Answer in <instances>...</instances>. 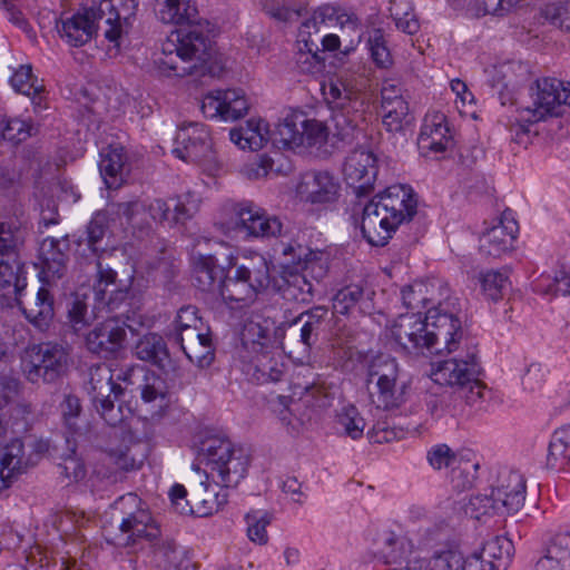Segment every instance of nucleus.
Listing matches in <instances>:
<instances>
[{
    "mask_svg": "<svg viewBox=\"0 0 570 570\" xmlns=\"http://www.w3.org/2000/svg\"><path fill=\"white\" fill-rule=\"evenodd\" d=\"M412 552L413 542L407 535L384 528L370 533L368 544L361 560L365 564L389 566L402 562Z\"/></svg>",
    "mask_w": 570,
    "mask_h": 570,
    "instance_id": "obj_12",
    "label": "nucleus"
},
{
    "mask_svg": "<svg viewBox=\"0 0 570 570\" xmlns=\"http://www.w3.org/2000/svg\"><path fill=\"white\" fill-rule=\"evenodd\" d=\"M464 554L456 548H441L426 561L425 570H463Z\"/></svg>",
    "mask_w": 570,
    "mask_h": 570,
    "instance_id": "obj_45",
    "label": "nucleus"
},
{
    "mask_svg": "<svg viewBox=\"0 0 570 570\" xmlns=\"http://www.w3.org/2000/svg\"><path fill=\"white\" fill-rule=\"evenodd\" d=\"M479 552L494 570H505L513 554L512 541L502 535L487 540Z\"/></svg>",
    "mask_w": 570,
    "mask_h": 570,
    "instance_id": "obj_41",
    "label": "nucleus"
},
{
    "mask_svg": "<svg viewBox=\"0 0 570 570\" xmlns=\"http://www.w3.org/2000/svg\"><path fill=\"white\" fill-rule=\"evenodd\" d=\"M26 228L18 219L0 222V289L9 286L14 272L4 257L16 255L23 246Z\"/></svg>",
    "mask_w": 570,
    "mask_h": 570,
    "instance_id": "obj_23",
    "label": "nucleus"
},
{
    "mask_svg": "<svg viewBox=\"0 0 570 570\" xmlns=\"http://www.w3.org/2000/svg\"><path fill=\"white\" fill-rule=\"evenodd\" d=\"M337 424L346 436L358 440L363 436L365 420L354 405L344 406L337 414Z\"/></svg>",
    "mask_w": 570,
    "mask_h": 570,
    "instance_id": "obj_50",
    "label": "nucleus"
},
{
    "mask_svg": "<svg viewBox=\"0 0 570 570\" xmlns=\"http://www.w3.org/2000/svg\"><path fill=\"white\" fill-rule=\"evenodd\" d=\"M105 460L114 464L115 469L107 472L97 471V473L101 474L104 478L111 476L116 470L131 471L139 468V463L134 455L130 454V448L126 444L107 449L105 451Z\"/></svg>",
    "mask_w": 570,
    "mask_h": 570,
    "instance_id": "obj_49",
    "label": "nucleus"
},
{
    "mask_svg": "<svg viewBox=\"0 0 570 570\" xmlns=\"http://www.w3.org/2000/svg\"><path fill=\"white\" fill-rule=\"evenodd\" d=\"M346 184L357 197L365 196L373 188L377 175L376 157L365 149H355L346 158L343 167Z\"/></svg>",
    "mask_w": 570,
    "mask_h": 570,
    "instance_id": "obj_17",
    "label": "nucleus"
},
{
    "mask_svg": "<svg viewBox=\"0 0 570 570\" xmlns=\"http://www.w3.org/2000/svg\"><path fill=\"white\" fill-rule=\"evenodd\" d=\"M534 291L542 295H570V273L560 269L551 277L542 275L534 285Z\"/></svg>",
    "mask_w": 570,
    "mask_h": 570,
    "instance_id": "obj_51",
    "label": "nucleus"
},
{
    "mask_svg": "<svg viewBox=\"0 0 570 570\" xmlns=\"http://www.w3.org/2000/svg\"><path fill=\"white\" fill-rule=\"evenodd\" d=\"M69 244L67 238L61 239L47 237L40 243L39 262L40 279L49 285L61 278L67 269Z\"/></svg>",
    "mask_w": 570,
    "mask_h": 570,
    "instance_id": "obj_22",
    "label": "nucleus"
},
{
    "mask_svg": "<svg viewBox=\"0 0 570 570\" xmlns=\"http://www.w3.org/2000/svg\"><path fill=\"white\" fill-rule=\"evenodd\" d=\"M173 153L184 161L210 166L216 156L212 148L209 132L202 124L190 122L178 128Z\"/></svg>",
    "mask_w": 570,
    "mask_h": 570,
    "instance_id": "obj_14",
    "label": "nucleus"
},
{
    "mask_svg": "<svg viewBox=\"0 0 570 570\" xmlns=\"http://www.w3.org/2000/svg\"><path fill=\"white\" fill-rule=\"evenodd\" d=\"M127 333L118 323H97L86 335V346L105 358H118L126 348Z\"/></svg>",
    "mask_w": 570,
    "mask_h": 570,
    "instance_id": "obj_20",
    "label": "nucleus"
},
{
    "mask_svg": "<svg viewBox=\"0 0 570 570\" xmlns=\"http://www.w3.org/2000/svg\"><path fill=\"white\" fill-rule=\"evenodd\" d=\"M137 358L148 362L163 368L169 360V351L163 336L156 333H148L141 336L135 344Z\"/></svg>",
    "mask_w": 570,
    "mask_h": 570,
    "instance_id": "obj_39",
    "label": "nucleus"
},
{
    "mask_svg": "<svg viewBox=\"0 0 570 570\" xmlns=\"http://www.w3.org/2000/svg\"><path fill=\"white\" fill-rule=\"evenodd\" d=\"M406 431L396 426L391 417H380L367 432V438L372 443H390L404 439Z\"/></svg>",
    "mask_w": 570,
    "mask_h": 570,
    "instance_id": "obj_47",
    "label": "nucleus"
},
{
    "mask_svg": "<svg viewBox=\"0 0 570 570\" xmlns=\"http://www.w3.org/2000/svg\"><path fill=\"white\" fill-rule=\"evenodd\" d=\"M236 250L226 244L214 254L199 255L194 261L195 285L203 292H220L229 269L236 266Z\"/></svg>",
    "mask_w": 570,
    "mask_h": 570,
    "instance_id": "obj_13",
    "label": "nucleus"
},
{
    "mask_svg": "<svg viewBox=\"0 0 570 570\" xmlns=\"http://www.w3.org/2000/svg\"><path fill=\"white\" fill-rule=\"evenodd\" d=\"M297 258V265L304 273H307V277L320 281L325 276L326 269L323 262V253L299 248Z\"/></svg>",
    "mask_w": 570,
    "mask_h": 570,
    "instance_id": "obj_56",
    "label": "nucleus"
},
{
    "mask_svg": "<svg viewBox=\"0 0 570 570\" xmlns=\"http://www.w3.org/2000/svg\"><path fill=\"white\" fill-rule=\"evenodd\" d=\"M382 109L384 111L383 125L391 132L401 131L412 121L405 100H396L394 104L383 106Z\"/></svg>",
    "mask_w": 570,
    "mask_h": 570,
    "instance_id": "obj_46",
    "label": "nucleus"
},
{
    "mask_svg": "<svg viewBox=\"0 0 570 570\" xmlns=\"http://www.w3.org/2000/svg\"><path fill=\"white\" fill-rule=\"evenodd\" d=\"M272 514L265 510H250L244 517L246 534L248 539L257 544H266L268 534L266 528L272 522Z\"/></svg>",
    "mask_w": 570,
    "mask_h": 570,
    "instance_id": "obj_44",
    "label": "nucleus"
},
{
    "mask_svg": "<svg viewBox=\"0 0 570 570\" xmlns=\"http://www.w3.org/2000/svg\"><path fill=\"white\" fill-rule=\"evenodd\" d=\"M285 332L284 323H243L234 361L248 381L266 384L282 380L286 371L281 353Z\"/></svg>",
    "mask_w": 570,
    "mask_h": 570,
    "instance_id": "obj_3",
    "label": "nucleus"
},
{
    "mask_svg": "<svg viewBox=\"0 0 570 570\" xmlns=\"http://www.w3.org/2000/svg\"><path fill=\"white\" fill-rule=\"evenodd\" d=\"M327 99L332 104L333 135L351 144L362 135L367 105L360 89L348 79L338 77L327 87Z\"/></svg>",
    "mask_w": 570,
    "mask_h": 570,
    "instance_id": "obj_7",
    "label": "nucleus"
},
{
    "mask_svg": "<svg viewBox=\"0 0 570 570\" xmlns=\"http://www.w3.org/2000/svg\"><path fill=\"white\" fill-rule=\"evenodd\" d=\"M20 438L12 439L0 449V492L11 485L14 479L32 465Z\"/></svg>",
    "mask_w": 570,
    "mask_h": 570,
    "instance_id": "obj_28",
    "label": "nucleus"
},
{
    "mask_svg": "<svg viewBox=\"0 0 570 570\" xmlns=\"http://www.w3.org/2000/svg\"><path fill=\"white\" fill-rule=\"evenodd\" d=\"M110 208L114 215L132 226L142 222L141 216L146 214V206L138 199L112 204Z\"/></svg>",
    "mask_w": 570,
    "mask_h": 570,
    "instance_id": "obj_60",
    "label": "nucleus"
},
{
    "mask_svg": "<svg viewBox=\"0 0 570 570\" xmlns=\"http://www.w3.org/2000/svg\"><path fill=\"white\" fill-rule=\"evenodd\" d=\"M68 361L67 346L46 342L32 345L24 351L21 368L30 383H51L65 373Z\"/></svg>",
    "mask_w": 570,
    "mask_h": 570,
    "instance_id": "obj_10",
    "label": "nucleus"
},
{
    "mask_svg": "<svg viewBox=\"0 0 570 570\" xmlns=\"http://www.w3.org/2000/svg\"><path fill=\"white\" fill-rule=\"evenodd\" d=\"M299 268L297 265L294 271H284L279 278H275L273 291L279 292L286 301L305 302L312 295L313 285L307 273Z\"/></svg>",
    "mask_w": 570,
    "mask_h": 570,
    "instance_id": "obj_34",
    "label": "nucleus"
},
{
    "mask_svg": "<svg viewBox=\"0 0 570 570\" xmlns=\"http://www.w3.org/2000/svg\"><path fill=\"white\" fill-rule=\"evenodd\" d=\"M301 135L303 146L321 147L327 141L328 128L320 120L304 119L301 117Z\"/></svg>",
    "mask_w": 570,
    "mask_h": 570,
    "instance_id": "obj_55",
    "label": "nucleus"
},
{
    "mask_svg": "<svg viewBox=\"0 0 570 570\" xmlns=\"http://www.w3.org/2000/svg\"><path fill=\"white\" fill-rule=\"evenodd\" d=\"M338 184L326 171L306 173L297 186L302 198L312 204H327L338 196Z\"/></svg>",
    "mask_w": 570,
    "mask_h": 570,
    "instance_id": "obj_30",
    "label": "nucleus"
},
{
    "mask_svg": "<svg viewBox=\"0 0 570 570\" xmlns=\"http://www.w3.org/2000/svg\"><path fill=\"white\" fill-rule=\"evenodd\" d=\"M214 483L209 482V475L205 473V480L190 492V504H193L194 514L205 517L217 512L226 502L227 493L217 490L220 483L213 479Z\"/></svg>",
    "mask_w": 570,
    "mask_h": 570,
    "instance_id": "obj_33",
    "label": "nucleus"
},
{
    "mask_svg": "<svg viewBox=\"0 0 570 570\" xmlns=\"http://www.w3.org/2000/svg\"><path fill=\"white\" fill-rule=\"evenodd\" d=\"M402 301L407 313L404 316L416 317L417 321H430L445 317L460 321L461 303L449 295L448 285L440 279L415 281L402 288Z\"/></svg>",
    "mask_w": 570,
    "mask_h": 570,
    "instance_id": "obj_6",
    "label": "nucleus"
},
{
    "mask_svg": "<svg viewBox=\"0 0 570 570\" xmlns=\"http://www.w3.org/2000/svg\"><path fill=\"white\" fill-rule=\"evenodd\" d=\"M126 161V154L120 146H109L101 151L99 170L107 188H117L121 185Z\"/></svg>",
    "mask_w": 570,
    "mask_h": 570,
    "instance_id": "obj_38",
    "label": "nucleus"
},
{
    "mask_svg": "<svg viewBox=\"0 0 570 570\" xmlns=\"http://www.w3.org/2000/svg\"><path fill=\"white\" fill-rule=\"evenodd\" d=\"M107 232V217L102 213H97L87 225V245L95 255V265L97 272V282L95 285V295L99 305H110L111 301L106 299V292L109 286L116 285L117 279V248H101L99 243Z\"/></svg>",
    "mask_w": 570,
    "mask_h": 570,
    "instance_id": "obj_9",
    "label": "nucleus"
},
{
    "mask_svg": "<svg viewBox=\"0 0 570 570\" xmlns=\"http://www.w3.org/2000/svg\"><path fill=\"white\" fill-rule=\"evenodd\" d=\"M367 375L370 380H373L374 377H376V380L397 377V362L389 354H377L368 364Z\"/></svg>",
    "mask_w": 570,
    "mask_h": 570,
    "instance_id": "obj_58",
    "label": "nucleus"
},
{
    "mask_svg": "<svg viewBox=\"0 0 570 570\" xmlns=\"http://www.w3.org/2000/svg\"><path fill=\"white\" fill-rule=\"evenodd\" d=\"M138 9V0H100L96 7L98 21L104 23V35L117 42L126 33Z\"/></svg>",
    "mask_w": 570,
    "mask_h": 570,
    "instance_id": "obj_16",
    "label": "nucleus"
},
{
    "mask_svg": "<svg viewBox=\"0 0 570 570\" xmlns=\"http://www.w3.org/2000/svg\"><path fill=\"white\" fill-rule=\"evenodd\" d=\"M104 28L98 21L96 7L87 8L71 17L61 18L57 24L60 37L72 47H81L89 42L97 29Z\"/></svg>",
    "mask_w": 570,
    "mask_h": 570,
    "instance_id": "obj_24",
    "label": "nucleus"
},
{
    "mask_svg": "<svg viewBox=\"0 0 570 570\" xmlns=\"http://www.w3.org/2000/svg\"><path fill=\"white\" fill-rule=\"evenodd\" d=\"M452 136L442 112L428 115L417 138V146L422 155L444 153L452 146Z\"/></svg>",
    "mask_w": 570,
    "mask_h": 570,
    "instance_id": "obj_25",
    "label": "nucleus"
},
{
    "mask_svg": "<svg viewBox=\"0 0 570 570\" xmlns=\"http://www.w3.org/2000/svg\"><path fill=\"white\" fill-rule=\"evenodd\" d=\"M414 191L404 185H393L376 195L363 209L361 232L372 246H384L395 228L417 213Z\"/></svg>",
    "mask_w": 570,
    "mask_h": 570,
    "instance_id": "obj_4",
    "label": "nucleus"
},
{
    "mask_svg": "<svg viewBox=\"0 0 570 570\" xmlns=\"http://www.w3.org/2000/svg\"><path fill=\"white\" fill-rule=\"evenodd\" d=\"M197 459L210 470L223 488H234L246 476L249 459L240 448L223 438L212 436L204 440L198 449Z\"/></svg>",
    "mask_w": 570,
    "mask_h": 570,
    "instance_id": "obj_8",
    "label": "nucleus"
},
{
    "mask_svg": "<svg viewBox=\"0 0 570 570\" xmlns=\"http://www.w3.org/2000/svg\"><path fill=\"white\" fill-rule=\"evenodd\" d=\"M11 85L17 92L31 98L35 112H41L47 109L45 87L41 81L32 75L30 65H22L11 77Z\"/></svg>",
    "mask_w": 570,
    "mask_h": 570,
    "instance_id": "obj_36",
    "label": "nucleus"
},
{
    "mask_svg": "<svg viewBox=\"0 0 570 570\" xmlns=\"http://www.w3.org/2000/svg\"><path fill=\"white\" fill-rule=\"evenodd\" d=\"M539 561H546L548 570H553L556 566H560V570H570V530L554 534L547 554Z\"/></svg>",
    "mask_w": 570,
    "mask_h": 570,
    "instance_id": "obj_43",
    "label": "nucleus"
},
{
    "mask_svg": "<svg viewBox=\"0 0 570 570\" xmlns=\"http://www.w3.org/2000/svg\"><path fill=\"white\" fill-rule=\"evenodd\" d=\"M86 390L104 421L109 425H116L121 420V413L115 407V401L122 394L124 389L116 383L110 366L107 364L91 366Z\"/></svg>",
    "mask_w": 570,
    "mask_h": 570,
    "instance_id": "obj_11",
    "label": "nucleus"
},
{
    "mask_svg": "<svg viewBox=\"0 0 570 570\" xmlns=\"http://www.w3.org/2000/svg\"><path fill=\"white\" fill-rule=\"evenodd\" d=\"M392 334L395 341L406 351L419 353L444 350L449 353H461L432 364L431 379L439 385L454 389L465 403L480 406L490 390L481 381L483 368L480 363L478 344L470 337L461 323H412L409 331L402 323H393Z\"/></svg>",
    "mask_w": 570,
    "mask_h": 570,
    "instance_id": "obj_1",
    "label": "nucleus"
},
{
    "mask_svg": "<svg viewBox=\"0 0 570 570\" xmlns=\"http://www.w3.org/2000/svg\"><path fill=\"white\" fill-rule=\"evenodd\" d=\"M519 230L513 213L504 210L498 224L487 229L480 237L479 249L489 257H500L513 248V243Z\"/></svg>",
    "mask_w": 570,
    "mask_h": 570,
    "instance_id": "obj_19",
    "label": "nucleus"
},
{
    "mask_svg": "<svg viewBox=\"0 0 570 570\" xmlns=\"http://www.w3.org/2000/svg\"><path fill=\"white\" fill-rule=\"evenodd\" d=\"M112 509V519L117 523L104 528L106 541L115 547H136L153 542L160 535V528L147 504L136 493H126L118 498Z\"/></svg>",
    "mask_w": 570,
    "mask_h": 570,
    "instance_id": "obj_5",
    "label": "nucleus"
},
{
    "mask_svg": "<svg viewBox=\"0 0 570 570\" xmlns=\"http://www.w3.org/2000/svg\"><path fill=\"white\" fill-rule=\"evenodd\" d=\"M491 493L501 513H517L524 504L527 481L522 473L515 470L500 472L497 485Z\"/></svg>",
    "mask_w": 570,
    "mask_h": 570,
    "instance_id": "obj_21",
    "label": "nucleus"
},
{
    "mask_svg": "<svg viewBox=\"0 0 570 570\" xmlns=\"http://www.w3.org/2000/svg\"><path fill=\"white\" fill-rule=\"evenodd\" d=\"M462 459V455H459L445 443L435 444L426 452V461L435 471H440L444 468L452 469V466L459 463Z\"/></svg>",
    "mask_w": 570,
    "mask_h": 570,
    "instance_id": "obj_53",
    "label": "nucleus"
},
{
    "mask_svg": "<svg viewBox=\"0 0 570 570\" xmlns=\"http://www.w3.org/2000/svg\"><path fill=\"white\" fill-rule=\"evenodd\" d=\"M479 462H472L469 459H462L451 469V482L455 489L465 490L473 485L476 480Z\"/></svg>",
    "mask_w": 570,
    "mask_h": 570,
    "instance_id": "obj_54",
    "label": "nucleus"
},
{
    "mask_svg": "<svg viewBox=\"0 0 570 570\" xmlns=\"http://www.w3.org/2000/svg\"><path fill=\"white\" fill-rule=\"evenodd\" d=\"M157 17L164 23L186 26L169 33L155 59L159 73L166 77L200 76L210 59V40L205 27L195 23L196 8L190 0H155Z\"/></svg>",
    "mask_w": 570,
    "mask_h": 570,
    "instance_id": "obj_2",
    "label": "nucleus"
},
{
    "mask_svg": "<svg viewBox=\"0 0 570 570\" xmlns=\"http://www.w3.org/2000/svg\"><path fill=\"white\" fill-rule=\"evenodd\" d=\"M242 276H245L254 289L259 293L273 289L275 278L274 266L262 254L250 253L243 257L239 265L235 266Z\"/></svg>",
    "mask_w": 570,
    "mask_h": 570,
    "instance_id": "obj_32",
    "label": "nucleus"
},
{
    "mask_svg": "<svg viewBox=\"0 0 570 570\" xmlns=\"http://www.w3.org/2000/svg\"><path fill=\"white\" fill-rule=\"evenodd\" d=\"M561 87L562 81L556 78L538 79L531 87V104L523 108L522 118L529 122H538L561 115Z\"/></svg>",
    "mask_w": 570,
    "mask_h": 570,
    "instance_id": "obj_15",
    "label": "nucleus"
},
{
    "mask_svg": "<svg viewBox=\"0 0 570 570\" xmlns=\"http://www.w3.org/2000/svg\"><path fill=\"white\" fill-rule=\"evenodd\" d=\"M117 380L127 386H136L144 402L150 403L165 397V383L155 372L140 365H132L121 370Z\"/></svg>",
    "mask_w": 570,
    "mask_h": 570,
    "instance_id": "obj_29",
    "label": "nucleus"
},
{
    "mask_svg": "<svg viewBox=\"0 0 570 570\" xmlns=\"http://www.w3.org/2000/svg\"><path fill=\"white\" fill-rule=\"evenodd\" d=\"M297 43V65L302 71L314 72L318 70L324 59L320 57L318 21L315 18L307 19L301 24Z\"/></svg>",
    "mask_w": 570,
    "mask_h": 570,
    "instance_id": "obj_31",
    "label": "nucleus"
},
{
    "mask_svg": "<svg viewBox=\"0 0 570 570\" xmlns=\"http://www.w3.org/2000/svg\"><path fill=\"white\" fill-rule=\"evenodd\" d=\"M23 312L28 321H51L55 316V308L53 297L49 289L41 286L31 306L24 307Z\"/></svg>",
    "mask_w": 570,
    "mask_h": 570,
    "instance_id": "obj_48",
    "label": "nucleus"
},
{
    "mask_svg": "<svg viewBox=\"0 0 570 570\" xmlns=\"http://www.w3.org/2000/svg\"><path fill=\"white\" fill-rule=\"evenodd\" d=\"M481 285L485 295L497 301L502 296L508 285V276L499 271H489L481 276Z\"/></svg>",
    "mask_w": 570,
    "mask_h": 570,
    "instance_id": "obj_62",
    "label": "nucleus"
},
{
    "mask_svg": "<svg viewBox=\"0 0 570 570\" xmlns=\"http://www.w3.org/2000/svg\"><path fill=\"white\" fill-rule=\"evenodd\" d=\"M269 140L278 149H295L303 146L301 117H286L269 132Z\"/></svg>",
    "mask_w": 570,
    "mask_h": 570,
    "instance_id": "obj_40",
    "label": "nucleus"
},
{
    "mask_svg": "<svg viewBox=\"0 0 570 570\" xmlns=\"http://www.w3.org/2000/svg\"><path fill=\"white\" fill-rule=\"evenodd\" d=\"M178 342L186 357L199 368H206L214 362L215 347H198L195 342L186 345L181 335L178 336Z\"/></svg>",
    "mask_w": 570,
    "mask_h": 570,
    "instance_id": "obj_59",
    "label": "nucleus"
},
{
    "mask_svg": "<svg viewBox=\"0 0 570 570\" xmlns=\"http://www.w3.org/2000/svg\"><path fill=\"white\" fill-rule=\"evenodd\" d=\"M546 466L551 471H564L570 466V424L553 431L548 444Z\"/></svg>",
    "mask_w": 570,
    "mask_h": 570,
    "instance_id": "obj_35",
    "label": "nucleus"
},
{
    "mask_svg": "<svg viewBox=\"0 0 570 570\" xmlns=\"http://www.w3.org/2000/svg\"><path fill=\"white\" fill-rule=\"evenodd\" d=\"M361 296L362 289L357 285L346 286L335 295L332 312L327 307L318 305L292 315L291 321H303L305 317L307 321H322L327 318L328 314L356 318L358 316L357 302Z\"/></svg>",
    "mask_w": 570,
    "mask_h": 570,
    "instance_id": "obj_26",
    "label": "nucleus"
},
{
    "mask_svg": "<svg viewBox=\"0 0 570 570\" xmlns=\"http://www.w3.org/2000/svg\"><path fill=\"white\" fill-rule=\"evenodd\" d=\"M200 202V198L194 191H187L177 197L171 214V222L184 223L190 219L199 210Z\"/></svg>",
    "mask_w": 570,
    "mask_h": 570,
    "instance_id": "obj_57",
    "label": "nucleus"
},
{
    "mask_svg": "<svg viewBox=\"0 0 570 570\" xmlns=\"http://www.w3.org/2000/svg\"><path fill=\"white\" fill-rule=\"evenodd\" d=\"M80 400L76 395H67L61 403V413L65 425L70 433L77 434L80 431L78 420L81 413Z\"/></svg>",
    "mask_w": 570,
    "mask_h": 570,
    "instance_id": "obj_63",
    "label": "nucleus"
},
{
    "mask_svg": "<svg viewBox=\"0 0 570 570\" xmlns=\"http://www.w3.org/2000/svg\"><path fill=\"white\" fill-rule=\"evenodd\" d=\"M237 226L254 237H275L282 232V223L268 216L254 205H239L235 208Z\"/></svg>",
    "mask_w": 570,
    "mask_h": 570,
    "instance_id": "obj_27",
    "label": "nucleus"
},
{
    "mask_svg": "<svg viewBox=\"0 0 570 570\" xmlns=\"http://www.w3.org/2000/svg\"><path fill=\"white\" fill-rule=\"evenodd\" d=\"M464 514L471 519L480 520L481 517L491 513H501L492 495L476 494L471 495L462 505Z\"/></svg>",
    "mask_w": 570,
    "mask_h": 570,
    "instance_id": "obj_52",
    "label": "nucleus"
},
{
    "mask_svg": "<svg viewBox=\"0 0 570 570\" xmlns=\"http://www.w3.org/2000/svg\"><path fill=\"white\" fill-rule=\"evenodd\" d=\"M35 127L24 120L14 118L7 121L2 129V137L12 142H21L33 134Z\"/></svg>",
    "mask_w": 570,
    "mask_h": 570,
    "instance_id": "obj_64",
    "label": "nucleus"
},
{
    "mask_svg": "<svg viewBox=\"0 0 570 570\" xmlns=\"http://www.w3.org/2000/svg\"><path fill=\"white\" fill-rule=\"evenodd\" d=\"M224 299L229 302L243 303L246 306L253 302L258 294L245 276L235 268L233 275L228 273L225 283L219 292Z\"/></svg>",
    "mask_w": 570,
    "mask_h": 570,
    "instance_id": "obj_42",
    "label": "nucleus"
},
{
    "mask_svg": "<svg viewBox=\"0 0 570 570\" xmlns=\"http://www.w3.org/2000/svg\"><path fill=\"white\" fill-rule=\"evenodd\" d=\"M200 108L207 118L234 121L247 114L248 102L240 89L214 90L204 97Z\"/></svg>",
    "mask_w": 570,
    "mask_h": 570,
    "instance_id": "obj_18",
    "label": "nucleus"
},
{
    "mask_svg": "<svg viewBox=\"0 0 570 570\" xmlns=\"http://www.w3.org/2000/svg\"><path fill=\"white\" fill-rule=\"evenodd\" d=\"M229 137L242 149L258 150L269 140V129L262 119L252 118L244 126L233 128Z\"/></svg>",
    "mask_w": 570,
    "mask_h": 570,
    "instance_id": "obj_37",
    "label": "nucleus"
},
{
    "mask_svg": "<svg viewBox=\"0 0 570 570\" xmlns=\"http://www.w3.org/2000/svg\"><path fill=\"white\" fill-rule=\"evenodd\" d=\"M542 14L554 27L570 32V1L549 3Z\"/></svg>",
    "mask_w": 570,
    "mask_h": 570,
    "instance_id": "obj_61",
    "label": "nucleus"
}]
</instances>
